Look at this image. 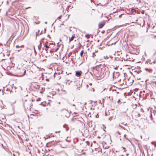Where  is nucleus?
Masks as SVG:
<instances>
[{
  "instance_id": "22",
  "label": "nucleus",
  "mask_w": 156,
  "mask_h": 156,
  "mask_svg": "<svg viewBox=\"0 0 156 156\" xmlns=\"http://www.w3.org/2000/svg\"><path fill=\"white\" fill-rule=\"evenodd\" d=\"M86 144H87V145H89V144H90V143H89V141H87L86 142Z\"/></svg>"
},
{
  "instance_id": "64",
  "label": "nucleus",
  "mask_w": 156,
  "mask_h": 156,
  "mask_svg": "<svg viewBox=\"0 0 156 156\" xmlns=\"http://www.w3.org/2000/svg\"><path fill=\"white\" fill-rule=\"evenodd\" d=\"M83 141H84V140H85V139L83 138Z\"/></svg>"
},
{
  "instance_id": "10",
  "label": "nucleus",
  "mask_w": 156,
  "mask_h": 156,
  "mask_svg": "<svg viewBox=\"0 0 156 156\" xmlns=\"http://www.w3.org/2000/svg\"><path fill=\"white\" fill-rule=\"evenodd\" d=\"M95 76L96 77L98 78L100 77L101 75L98 72L97 73H95Z\"/></svg>"
},
{
  "instance_id": "54",
  "label": "nucleus",
  "mask_w": 156,
  "mask_h": 156,
  "mask_svg": "<svg viewBox=\"0 0 156 156\" xmlns=\"http://www.w3.org/2000/svg\"><path fill=\"white\" fill-rule=\"evenodd\" d=\"M42 34V31L41 32L40 34L41 35V34Z\"/></svg>"
},
{
  "instance_id": "55",
  "label": "nucleus",
  "mask_w": 156,
  "mask_h": 156,
  "mask_svg": "<svg viewBox=\"0 0 156 156\" xmlns=\"http://www.w3.org/2000/svg\"><path fill=\"white\" fill-rule=\"evenodd\" d=\"M126 134H124V137H126Z\"/></svg>"
},
{
  "instance_id": "3",
  "label": "nucleus",
  "mask_w": 156,
  "mask_h": 156,
  "mask_svg": "<svg viewBox=\"0 0 156 156\" xmlns=\"http://www.w3.org/2000/svg\"><path fill=\"white\" fill-rule=\"evenodd\" d=\"M20 71L21 72V74L20 75H18L16 76L20 77L24 75L26 73V71L25 69H21Z\"/></svg>"
},
{
  "instance_id": "59",
  "label": "nucleus",
  "mask_w": 156,
  "mask_h": 156,
  "mask_svg": "<svg viewBox=\"0 0 156 156\" xmlns=\"http://www.w3.org/2000/svg\"><path fill=\"white\" fill-rule=\"evenodd\" d=\"M108 98H109V99H111V97H110V96H109V97H108Z\"/></svg>"
},
{
  "instance_id": "45",
  "label": "nucleus",
  "mask_w": 156,
  "mask_h": 156,
  "mask_svg": "<svg viewBox=\"0 0 156 156\" xmlns=\"http://www.w3.org/2000/svg\"><path fill=\"white\" fill-rule=\"evenodd\" d=\"M122 14H121V15H119V18H120V17H121V16H122Z\"/></svg>"
},
{
  "instance_id": "42",
  "label": "nucleus",
  "mask_w": 156,
  "mask_h": 156,
  "mask_svg": "<svg viewBox=\"0 0 156 156\" xmlns=\"http://www.w3.org/2000/svg\"><path fill=\"white\" fill-rule=\"evenodd\" d=\"M134 60H135V59H133V60H129V61H132V62H133V61H134Z\"/></svg>"
},
{
  "instance_id": "39",
  "label": "nucleus",
  "mask_w": 156,
  "mask_h": 156,
  "mask_svg": "<svg viewBox=\"0 0 156 156\" xmlns=\"http://www.w3.org/2000/svg\"><path fill=\"white\" fill-rule=\"evenodd\" d=\"M112 119V117H111L109 118V120H111V119Z\"/></svg>"
},
{
  "instance_id": "33",
  "label": "nucleus",
  "mask_w": 156,
  "mask_h": 156,
  "mask_svg": "<svg viewBox=\"0 0 156 156\" xmlns=\"http://www.w3.org/2000/svg\"><path fill=\"white\" fill-rule=\"evenodd\" d=\"M73 52H70L68 54V55H70V53H71V54H72Z\"/></svg>"
},
{
  "instance_id": "41",
  "label": "nucleus",
  "mask_w": 156,
  "mask_h": 156,
  "mask_svg": "<svg viewBox=\"0 0 156 156\" xmlns=\"http://www.w3.org/2000/svg\"><path fill=\"white\" fill-rule=\"evenodd\" d=\"M90 74L92 76L93 75V73L91 72H90Z\"/></svg>"
},
{
  "instance_id": "20",
  "label": "nucleus",
  "mask_w": 156,
  "mask_h": 156,
  "mask_svg": "<svg viewBox=\"0 0 156 156\" xmlns=\"http://www.w3.org/2000/svg\"><path fill=\"white\" fill-rule=\"evenodd\" d=\"M85 58H86V59L87 58V56L85 55L83 56V59L84 60Z\"/></svg>"
},
{
  "instance_id": "52",
  "label": "nucleus",
  "mask_w": 156,
  "mask_h": 156,
  "mask_svg": "<svg viewBox=\"0 0 156 156\" xmlns=\"http://www.w3.org/2000/svg\"><path fill=\"white\" fill-rule=\"evenodd\" d=\"M99 31H100L98 30L97 31V34L99 32Z\"/></svg>"
},
{
  "instance_id": "60",
  "label": "nucleus",
  "mask_w": 156,
  "mask_h": 156,
  "mask_svg": "<svg viewBox=\"0 0 156 156\" xmlns=\"http://www.w3.org/2000/svg\"><path fill=\"white\" fill-rule=\"evenodd\" d=\"M86 104H87V103H86V102H85V103H84V105H86Z\"/></svg>"
},
{
  "instance_id": "21",
  "label": "nucleus",
  "mask_w": 156,
  "mask_h": 156,
  "mask_svg": "<svg viewBox=\"0 0 156 156\" xmlns=\"http://www.w3.org/2000/svg\"><path fill=\"white\" fill-rule=\"evenodd\" d=\"M128 56V55H126V58H127V59H126V61L128 60V58L127 57V56ZM129 59H130V58L129 57Z\"/></svg>"
},
{
  "instance_id": "30",
  "label": "nucleus",
  "mask_w": 156,
  "mask_h": 156,
  "mask_svg": "<svg viewBox=\"0 0 156 156\" xmlns=\"http://www.w3.org/2000/svg\"><path fill=\"white\" fill-rule=\"evenodd\" d=\"M60 131H55V133H60Z\"/></svg>"
},
{
  "instance_id": "49",
  "label": "nucleus",
  "mask_w": 156,
  "mask_h": 156,
  "mask_svg": "<svg viewBox=\"0 0 156 156\" xmlns=\"http://www.w3.org/2000/svg\"><path fill=\"white\" fill-rule=\"evenodd\" d=\"M114 73L115 72H113V77H114Z\"/></svg>"
},
{
  "instance_id": "19",
  "label": "nucleus",
  "mask_w": 156,
  "mask_h": 156,
  "mask_svg": "<svg viewBox=\"0 0 156 156\" xmlns=\"http://www.w3.org/2000/svg\"><path fill=\"white\" fill-rule=\"evenodd\" d=\"M39 105H43L44 106H45L46 105V104H44L43 103V102H42L40 104H39Z\"/></svg>"
},
{
  "instance_id": "24",
  "label": "nucleus",
  "mask_w": 156,
  "mask_h": 156,
  "mask_svg": "<svg viewBox=\"0 0 156 156\" xmlns=\"http://www.w3.org/2000/svg\"><path fill=\"white\" fill-rule=\"evenodd\" d=\"M41 99V98H37V100H36V101H39Z\"/></svg>"
},
{
  "instance_id": "5",
  "label": "nucleus",
  "mask_w": 156,
  "mask_h": 156,
  "mask_svg": "<svg viewBox=\"0 0 156 156\" xmlns=\"http://www.w3.org/2000/svg\"><path fill=\"white\" fill-rule=\"evenodd\" d=\"M59 156H69L68 154L65 152H62L60 154Z\"/></svg>"
},
{
  "instance_id": "1",
  "label": "nucleus",
  "mask_w": 156,
  "mask_h": 156,
  "mask_svg": "<svg viewBox=\"0 0 156 156\" xmlns=\"http://www.w3.org/2000/svg\"><path fill=\"white\" fill-rule=\"evenodd\" d=\"M33 101L34 100L33 99H31L30 100H29V104L28 105L25 102H24L23 104L24 107L27 108H29L30 109V108L31 107V105H32V103L31 102V101L33 102Z\"/></svg>"
},
{
  "instance_id": "35",
  "label": "nucleus",
  "mask_w": 156,
  "mask_h": 156,
  "mask_svg": "<svg viewBox=\"0 0 156 156\" xmlns=\"http://www.w3.org/2000/svg\"><path fill=\"white\" fill-rule=\"evenodd\" d=\"M66 126H67V125L66 124H65V125H63V127L65 128Z\"/></svg>"
},
{
  "instance_id": "40",
  "label": "nucleus",
  "mask_w": 156,
  "mask_h": 156,
  "mask_svg": "<svg viewBox=\"0 0 156 156\" xmlns=\"http://www.w3.org/2000/svg\"><path fill=\"white\" fill-rule=\"evenodd\" d=\"M46 81H48L49 80V79H46Z\"/></svg>"
},
{
  "instance_id": "29",
  "label": "nucleus",
  "mask_w": 156,
  "mask_h": 156,
  "mask_svg": "<svg viewBox=\"0 0 156 156\" xmlns=\"http://www.w3.org/2000/svg\"><path fill=\"white\" fill-rule=\"evenodd\" d=\"M58 49V48H57L56 49H55V50L54 49V51H56Z\"/></svg>"
},
{
  "instance_id": "63",
  "label": "nucleus",
  "mask_w": 156,
  "mask_h": 156,
  "mask_svg": "<svg viewBox=\"0 0 156 156\" xmlns=\"http://www.w3.org/2000/svg\"><path fill=\"white\" fill-rule=\"evenodd\" d=\"M45 24H47V22H45Z\"/></svg>"
},
{
  "instance_id": "61",
  "label": "nucleus",
  "mask_w": 156,
  "mask_h": 156,
  "mask_svg": "<svg viewBox=\"0 0 156 156\" xmlns=\"http://www.w3.org/2000/svg\"><path fill=\"white\" fill-rule=\"evenodd\" d=\"M138 116H140V115L139 114H138Z\"/></svg>"
},
{
  "instance_id": "2",
  "label": "nucleus",
  "mask_w": 156,
  "mask_h": 156,
  "mask_svg": "<svg viewBox=\"0 0 156 156\" xmlns=\"http://www.w3.org/2000/svg\"><path fill=\"white\" fill-rule=\"evenodd\" d=\"M108 20H106V21L103 20L100 23L98 24L99 28H102L103 27V26H104V25H105L106 21H108Z\"/></svg>"
},
{
  "instance_id": "43",
  "label": "nucleus",
  "mask_w": 156,
  "mask_h": 156,
  "mask_svg": "<svg viewBox=\"0 0 156 156\" xmlns=\"http://www.w3.org/2000/svg\"><path fill=\"white\" fill-rule=\"evenodd\" d=\"M37 151L39 153H40V151L39 149Z\"/></svg>"
},
{
  "instance_id": "28",
  "label": "nucleus",
  "mask_w": 156,
  "mask_h": 156,
  "mask_svg": "<svg viewBox=\"0 0 156 156\" xmlns=\"http://www.w3.org/2000/svg\"><path fill=\"white\" fill-rule=\"evenodd\" d=\"M38 35V33L37 32L36 33V39L37 38V36Z\"/></svg>"
},
{
  "instance_id": "57",
  "label": "nucleus",
  "mask_w": 156,
  "mask_h": 156,
  "mask_svg": "<svg viewBox=\"0 0 156 156\" xmlns=\"http://www.w3.org/2000/svg\"><path fill=\"white\" fill-rule=\"evenodd\" d=\"M44 39V38H42V39H41V41H42V40H43Z\"/></svg>"
},
{
  "instance_id": "56",
  "label": "nucleus",
  "mask_w": 156,
  "mask_h": 156,
  "mask_svg": "<svg viewBox=\"0 0 156 156\" xmlns=\"http://www.w3.org/2000/svg\"><path fill=\"white\" fill-rule=\"evenodd\" d=\"M102 33H103L104 32V31H102L101 32Z\"/></svg>"
},
{
  "instance_id": "23",
  "label": "nucleus",
  "mask_w": 156,
  "mask_h": 156,
  "mask_svg": "<svg viewBox=\"0 0 156 156\" xmlns=\"http://www.w3.org/2000/svg\"><path fill=\"white\" fill-rule=\"evenodd\" d=\"M150 117L151 118V119L152 120V114L151 113V114Z\"/></svg>"
},
{
  "instance_id": "53",
  "label": "nucleus",
  "mask_w": 156,
  "mask_h": 156,
  "mask_svg": "<svg viewBox=\"0 0 156 156\" xmlns=\"http://www.w3.org/2000/svg\"><path fill=\"white\" fill-rule=\"evenodd\" d=\"M102 101H103V102H104V99L103 98V99H102Z\"/></svg>"
},
{
  "instance_id": "25",
  "label": "nucleus",
  "mask_w": 156,
  "mask_h": 156,
  "mask_svg": "<svg viewBox=\"0 0 156 156\" xmlns=\"http://www.w3.org/2000/svg\"><path fill=\"white\" fill-rule=\"evenodd\" d=\"M55 44L54 43V44H53V43H50L49 44V45H54V44Z\"/></svg>"
},
{
  "instance_id": "4",
  "label": "nucleus",
  "mask_w": 156,
  "mask_h": 156,
  "mask_svg": "<svg viewBox=\"0 0 156 156\" xmlns=\"http://www.w3.org/2000/svg\"><path fill=\"white\" fill-rule=\"evenodd\" d=\"M82 73V72L81 71H76V74L75 75L77 77H80L81 74Z\"/></svg>"
},
{
  "instance_id": "7",
  "label": "nucleus",
  "mask_w": 156,
  "mask_h": 156,
  "mask_svg": "<svg viewBox=\"0 0 156 156\" xmlns=\"http://www.w3.org/2000/svg\"><path fill=\"white\" fill-rule=\"evenodd\" d=\"M75 37V34H73L71 38H69V41L70 42L71 41H72L74 39V37Z\"/></svg>"
},
{
  "instance_id": "8",
  "label": "nucleus",
  "mask_w": 156,
  "mask_h": 156,
  "mask_svg": "<svg viewBox=\"0 0 156 156\" xmlns=\"http://www.w3.org/2000/svg\"><path fill=\"white\" fill-rule=\"evenodd\" d=\"M144 69L145 70H146V71H148V72L150 73H152V69H148V68H145Z\"/></svg>"
},
{
  "instance_id": "37",
  "label": "nucleus",
  "mask_w": 156,
  "mask_h": 156,
  "mask_svg": "<svg viewBox=\"0 0 156 156\" xmlns=\"http://www.w3.org/2000/svg\"><path fill=\"white\" fill-rule=\"evenodd\" d=\"M47 36H48V37L49 38H50V35L49 34H48Z\"/></svg>"
},
{
  "instance_id": "38",
  "label": "nucleus",
  "mask_w": 156,
  "mask_h": 156,
  "mask_svg": "<svg viewBox=\"0 0 156 156\" xmlns=\"http://www.w3.org/2000/svg\"><path fill=\"white\" fill-rule=\"evenodd\" d=\"M21 50V49H19V50H17V51H18V52L20 51Z\"/></svg>"
},
{
  "instance_id": "17",
  "label": "nucleus",
  "mask_w": 156,
  "mask_h": 156,
  "mask_svg": "<svg viewBox=\"0 0 156 156\" xmlns=\"http://www.w3.org/2000/svg\"><path fill=\"white\" fill-rule=\"evenodd\" d=\"M54 51V49H51L49 51L50 53H52Z\"/></svg>"
},
{
  "instance_id": "32",
  "label": "nucleus",
  "mask_w": 156,
  "mask_h": 156,
  "mask_svg": "<svg viewBox=\"0 0 156 156\" xmlns=\"http://www.w3.org/2000/svg\"><path fill=\"white\" fill-rule=\"evenodd\" d=\"M66 141H67V142H69L70 141V140H68L67 139H66Z\"/></svg>"
},
{
  "instance_id": "27",
  "label": "nucleus",
  "mask_w": 156,
  "mask_h": 156,
  "mask_svg": "<svg viewBox=\"0 0 156 156\" xmlns=\"http://www.w3.org/2000/svg\"><path fill=\"white\" fill-rule=\"evenodd\" d=\"M69 129V128H68H68H66V131H68V130Z\"/></svg>"
},
{
  "instance_id": "13",
  "label": "nucleus",
  "mask_w": 156,
  "mask_h": 156,
  "mask_svg": "<svg viewBox=\"0 0 156 156\" xmlns=\"http://www.w3.org/2000/svg\"><path fill=\"white\" fill-rule=\"evenodd\" d=\"M141 72V70H136L134 71V72L137 73V74Z\"/></svg>"
},
{
  "instance_id": "9",
  "label": "nucleus",
  "mask_w": 156,
  "mask_h": 156,
  "mask_svg": "<svg viewBox=\"0 0 156 156\" xmlns=\"http://www.w3.org/2000/svg\"><path fill=\"white\" fill-rule=\"evenodd\" d=\"M73 53L72 54L73 55L72 56V57L73 58V57H75L76 56V54L75 53V51L73 50Z\"/></svg>"
},
{
  "instance_id": "16",
  "label": "nucleus",
  "mask_w": 156,
  "mask_h": 156,
  "mask_svg": "<svg viewBox=\"0 0 156 156\" xmlns=\"http://www.w3.org/2000/svg\"><path fill=\"white\" fill-rule=\"evenodd\" d=\"M24 45H22L21 46H19V45H16V48H17L18 47H21V48H24Z\"/></svg>"
},
{
  "instance_id": "47",
  "label": "nucleus",
  "mask_w": 156,
  "mask_h": 156,
  "mask_svg": "<svg viewBox=\"0 0 156 156\" xmlns=\"http://www.w3.org/2000/svg\"><path fill=\"white\" fill-rule=\"evenodd\" d=\"M47 43H48V41H46V42L45 43V44H46Z\"/></svg>"
},
{
  "instance_id": "48",
  "label": "nucleus",
  "mask_w": 156,
  "mask_h": 156,
  "mask_svg": "<svg viewBox=\"0 0 156 156\" xmlns=\"http://www.w3.org/2000/svg\"><path fill=\"white\" fill-rule=\"evenodd\" d=\"M89 85H90L91 86V85H92V83H89Z\"/></svg>"
},
{
  "instance_id": "31",
  "label": "nucleus",
  "mask_w": 156,
  "mask_h": 156,
  "mask_svg": "<svg viewBox=\"0 0 156 156\" xmlns=\"http://www.w3.org/2000/svg\"><path fill=\"white\" fill-rule=\"evenodd\" d=\"M124 96H125V97H126V93H124Z\"/></svg>"
},
{
  "instance_id": "58",
  "label": "nucleus",
  "mask_w": 156,
  "mask_h": 156,
  "mask_svg": "<svg viewBox=\"0 0 156 156\" xmlns=\"http://www.w3.org/2000/svg\"><path fill=\"white\" fill-rule=\"evenodd\" d=\"M72 106H75V104H73L72 105Z\"/></svg>"
},
{
  "instance_id": "44",
  "label": "nucleus",
  "mask_w": 156,
  "mask_h": 156,
  "mask_svg": "<svg viewBox=\"0 0 156 156\" xmlns=\"http://www.w3.org/2000/svg\"><path fill=\"white\" fill-rule=\"evenodd\" d=\"M117 133H118V134L119 135H120V133L119 132V131L117 132Z\"/></svg>"
},
{
  "instance_id": "14",
  "label": "nucleus",
  "mask_w": 156,
  "mask_h": 156,
  "mask_svg": "<svg viewBox=\"0 0 156 156\" xmlns=\"http://www.w3.org/2000/svg\"><path fill=\"white\" fill-rule=\"evenodd\" d=\"M131 11L132 13L136 12V10L134 8H132L131 9Z\"/></svg>"
},
{
  "instance_id": "51",
  "label": "nucleus",
  "mask_w": 156,
  "mask_h": 156,
  "mask_svg": "<svg viewBox=\"0 0 156 156\" xmlns=\"http://www.w3.org/2000/svg\"><path fill=\"white\" fill-rule=\"evenodd\" d=\"M122 148H123V149H125V147H122Z\"/></svg>"
},
{
  "instance_id": "50",
  "label": "nucleus",
  "mask_w": 156,
  "mask_h": 156,
  "mask_svg": "<svg viewBox=\"0 0 156 156\" xmlns=\"http://www.w3.org/2000/svg\"><path fill=\"white\" fill-rule=\"evenodd\" d=\"M151 144H154V143H153V142H151Z\"/></svg>"
},
{
  "instance_id": "6",
  "label": "nucleus",
  "mask_w": 156,
  "mask_h": 156,
  "mask_svg": "<svg viewBox=\"0 0 156 156\" xmlns=\"http://www.w3.org/2000/svg\"><path fill=\"white\" fill-rule=\"evenodd\" d=\"M44 47L46 48H45V50L46 51V52L48 53V48H51V47L48 45L47 44H44Z\"/></svg>"
},
{
  "instance_id": "12",
  "label": "nucleus",
  "mask_w": 156,
  "mask_h": 156,
  "mask_svg": "<svg viewBox=\"0 0 156 156\" xmlns=\"http://www.w3.org/2000/svg\"><path fill=\"white\" fill-rule=\"evenodd\" d=\"M90 35L88 34H87L85 35V37L87 39H89L90 37Z\"/></svg>"
},
{
  "instance_id": "11",
  "label": "nucleus",
  "mask_w": 156,
  "mask_h": 156,
  "mask_svg": "<svg viewBox=\"0 0 156 156\" xmlns=\"http://www.w3.org/2000/svg\"><path fill=\"white\" fill-rule=\"evenodd\" d=\"M41 48V41H40V44L38 46V48L39 50H40Z\"/></svg>"
},
{
  "instance_id": "15",
  "label": "nucleus",
  "mask_w": 156,
  "mask_h": 156,
  "mask_svg": "<svg viewBox=\"0 0 156 156\" xmlns=\"http://www.w3.org/2000/svg\"><path fill=\"white\" fill-rule=\"evenodd\" d=\"M83 52V50H82V51H81L80 53V55L81 56V58H82Z\"/></svg>"
},
{
  "instance_id": "26",
  "label": "nucleus",
  "mask_w": 156,
  "mask_h": 156,
  "mask_svg": "<svg viewBox=\"0 0 156 156\" xmlns=\"http://www.w3.org/2000/svg\"><path fill=\"white\" fill-rule=\"evenodd\" d=\"M137 69L139 70H140V66H137Z\"/></svg>"
},
{
  "instance_id": "36",
  "label": "nucleus",
  "mask_w": 156,
  "mask_h": 156,
  "mask_svg": "<svg viewBox=\"0 0 156 156\" xmlns=\"http://www.w3.org/2000/svg\"><path fill=\"white\" fill-rule=\"evenodd\" d=\"M46 29L45 28L44 29V33H45L46 32Z\"/></svg>"
},
{
  "instance_id": "46",
  "label": "nucleus",
  "mask_w": 156,
  "mask_h": 156,
  "mask_svg": "<svg viewBox=\"0 0 156 156\" xmlns=\"http://www.w3.org/2000/svg\"><path fill=\"white\" fill-rule=\"evenodd\" d=\"M104 58H107V59H108V56H106V57H104Z\"/></svg>"
},
{
  "instance_id": "62",
  "label": "nucleus",
  "mask_w": 156,
  "mask_h": 156,
  "mask_svg": "<svg viewBox=\"0 0 156 156\" xmlns=\"http://www.w3.org/2000/svg\"><path fill=\"white\" fill-rule=\"evenodd\" d=\"M154 147H156V144H154Z\"/></svg>"
},
{
  "instance_id": "34",
  "label": "nucleus",
  "mask_w": 156,
  "mask_h": 156,
  "mask_svg": "<svg viewBox=\"0 0 156 156\" xmlns=\"http://www.w3.org/2000/svg\"><path fill=\"white\" fill-rule=\"evenodd\" d=\"M118 67H116L115 68H114V69H118Z\"/></svg>"
},
{
  "instance_id": "18",
  "label": "nucleus",
  "mask_w": 156,
  "mask_h": 156,
  "mask_svg": "<svg viewBox=\"0 0 156 156\" xmlns=\"http://www.w3.org/2000/svg\"><path fill=\"white\" fill-rule=\"evenodd\" d=\"M96 56V55H95V53L94 52H93L92 53V57L93 58H94L95 56Z\"/></svg>"
}]
</instances>
